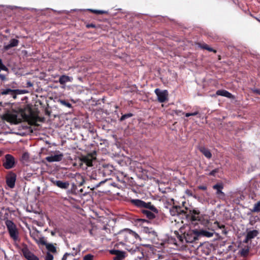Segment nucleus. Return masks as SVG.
<instances>
[{"mask_svg": "<svg viewBox=\"0 0 260 260\" xmlns=\"http://www.w3.org/2000/svg\"><path fill=\"white\" fill-rule=\"evenodd\" d=\"M138 237L137 233L127 230L119 232L117 235V240L120 243L123 244L124 242H133L134 239H137Z\"/></svg>", "mask_w": 260, "mask_h": 260, "instance_id": "f257e3e1", "label": "nucleus"}, {"mask_svg": "<svg viewBox=\"0 0 260 260\" xmlns=\"http://www.w3.org/2000/svg\"><path fill=\"white\" fill-rule=\"evenodd\" d=\"M23 118L22 114L16 112H9L3 115V119L13 124L20 123Z\"/></svg>", "mask_w": 260, "mask_h": 260, "instance_id": "f03ea898", "label": "nucleus"}, {"mask_svg": "<svg viewBox=\"0 0 260 260\" xmlns=\"http://www.w3.org/2000/svg\"><path fill=\"white\" fill-rule=\"evenodd\" d=\"M10 237L14 240H17L18 238V232L16 225L10 220H7L5 222Z\"/></svg>", "mask_w": 260, "mask_h": 260, "instance_id": "7ed1b4c3", "label": "nucleus"}, {"mask_svg": "<svg viewBox=\"0 0 260 260\" xmlns=\"http://www.w3.org/2000/svg\"><path fill=\"white\" fill-rule=\"evenodd\" d=\"M132 203H133L135 205L139 207H142L144 208H148L152 211H156V208L152 205L151 203H145L143 201L140 200L136 199L132 200Z\"/></svg>", "mask_w": 260, "mask_h": 260, "instance_id": "20e7f679", "label": "nucleus"}, {"mask_svg": "<svg viewBox=\"0 0 260 260\" xmlns=\"http://www.w3.org/2000/svg\"><path fill=\"white\" fill-rule=\"evenodd\" d=\"M95 159V154L94 153L88 154L86 155L82 156L80 158L81 162V165L85 164L86 167H91L92 166V161Z\"/></svg>", "mask_w": 260, "mask_h": 260, "instance_id": "39448f33", "label": "nucleus"}, {"mask_svg": "<svg viewBox=\"0 0 260 260\" xmlns=\"http://www.w3.org/2000/svg\"><path fill=\"white\" fill-rule=\"evenodd\" d=\"M154 92L156 94L157 100L160 103H164L167 100L168 92L167 90H161L158 88H156L155 89Z\"/></svg>", "mask_w": 260, "mask_h": 260, "instance_id": "423d86ee", "label": "nucleus"}, {"mask_svg": "<svg viewBox=\"0 0 260 260\" xmlns=\"http://www.w3.org/2000/svg\"><path fill=\"white\" fill-rule=\"evenodd\" d=\"M198 231H190L184 235V238L187 243H192L198 239Z\"/></svg>", "mask_w": 260, "mask_h": 260, "instance_id": "0eeeda50", "label": "nucleus"}, {"mask_svg": "<svg viewBox=\"0 0 260 260\" xmlns=\"http://www.w3.org/2000/svg\"><path fill=\"white\" fill-rule=\"evenodd\" d=\"M63 156L62 153H60L59 151H57L46 157V160L49 162L60 161L62 160Z\"/></svg>", "mask_w": 260, "mask_h": 260, "instance_id": "6e6552de", "label": "nucleus"}, {"mask_svg": "<svg viewBox=\"0 0 260 260\" xmlns=\"http://www.w3.org/2000/svg\"><path fill=\"white\" fill-rule=\"evenodd\" d=\"M5 162H4V166L7 169H10L13 167L15 164V159L10 154H7L5 156Z\"/></svg>", "mask_w": 260, "mask_h": 260, "instance_id": "1a4fd4ad", "label": "nucleus"}, {"mask_svg": "<svg viewBox=\"0 0 260 260\" xmlns=\"http://www.w3.org/2000/svg\"><path fill=\"white\" fill-rule=\"evenodd\" d=\"M16 179V175L14 173H10L7 177V184L11 188H13L15 186V181Z\"/></svg>", "mask_w": 260, "mask_h": 260, "instance_id": "9d476101", "label": "nucleus"}, {"mask_svg": "<svg viewBox=\"0 0 260 260\" xmlns=\"http://www.w3.org/2000/svg\"><path fill=\"white\" fill-rule=\"evenodd\" d=\"M22 253L27 260H39V258L30 252L27 248L22 249Z\"/></svg>", "mask_w": 260, "mask_h": 260, "instance_id": "9b49d317", "label": "nucleus"}, {"mask_svg": "<svg viewBox=\"0 0 260 260\" xmlns=\"http://www.w3.org/2000/svg\"><path fill=\"white\" fill-rule=\"evenodd\" d=\"M110 253L115 255L113 260H123L125 257V253L123 251L118 250H112L110 251Z\"/></svg>", "mask_w": 260, "mask_h": 260, "instance_id": "f8f14e48", "label": "nucleus"}, {"mask_svg": "<svg viewBox=\"0 0 260 260\" xmlns=\"http://www.w3.org/2000/svg\"><path fill=\"white\" fill-rule=\"evenodd\" d=\"M142 213L146 216L149 219H153L155 218V213H157V210L156 209V211H152V210L148 208H145L142 210Z\"/></svg>", "mask_w": 260, "mask_h": 260, "instance_id": "ddd939ff", "label": "nucleus"}, {"mask_svg": "<svg viewBox=\"0 0 260 260\" xmlns=\"http://www.w3.org/2000/svg\"><path fill=\"white\" fill-rule=\"evenodd\" d=\"M189 216L190 219L192 221H199L200 220V212L198 210L193 209L190 210Z\"/></svg>", "mask_w": 260, "mask_h": 260, "instance_id": "4468645a", "label": "nucleus"}, {"mask_svg": "<svg viewBox=\"0 0 260 260\" xmlns=\"http://www.w3.org/2000/svg\"><path fill=\"white\" fill-rule=\"evenodd\" d=\"M213 188L216 190V194L219 197H224V193L222 191V189L223 188V185L222 183H217L213 185Z\"/></svg>", "mask_w": 260, "mask_h": 260, "instance_id": "2eb2a0df", "label": "nucleus"}, {"mask_svg": "<svg viewBox=\"0 0 260 260\" xmlns=\"http://www.w3.org/2000/svg\"><path fill=\"white\" fill-rule=\"evenodd\" d=\"M53 184L58 187L62 189H67L69 186V183L67 182H62L60 180L52 181Z\"/></svg>", "mask_w": 260, "mask_h": 260, "instance_id": "dca6fc26", "label": "nucleus"}, {"mask_svg": "<svg viewBox=\"0 0 260 260\" xmlns=\"http://www.w3.org/2000/svg\"><path fill=\"white\" fill-rule=\"evenodd\" d=\"M18 43H19V41L18 40L15 39H11L9 43L8 44L5 45L4 46V49L6 50H8L10 49L11 48L17 46L18 44Z\"/></svg>", "mask_w": 260, "mask_h": 260, "instance_id": "f3484780", "label": "nucleus"}, {"mask_svg": "<svg viewBox=\"0 0 260 260\" xmlns=\"http://www.w3.org/2000/svg\"><path fill=\"white\" fill-rule=\"evenodd\" d=\"M216 95L226 97L228 98H232L233 95L225 90H218L216 92Z\"/></svg>", "mask_w": 260, "mask_h": 260, "instance_id": "a211bd4d", "label": "nucleus"}, {"mask_svg": "<svg viewBox=\"0 0 260 260\" xmlns=\"http://www.w3.org/2000/svg\"><path fill=\"white\" fill-rule=\"evenodd\" d=\"M73 78L66 75H62L59 77V82L60 84H64L67 82H72Z\"/></svg>", "mask_w": 260, "mask_h": 260, "instance_id": "6ab92c4d", "label": "nucleus"}, {"mask_svg": "<svg viewBox=\"0 0 260 260\" xmlns=\"http://www.w3.org/2000/svg\"><path fill=\"white\" fill-rule=\"evenodd\" d=\"M200 151L205 155L206 157L209 159L212 157V154L210 150L205 147H201L199 148Z\"/></svg>", "mask_w": 260, "mask_h": 260, "instance_id": "aec40b11", "label": "nucleus"}, {"mask_svg": "<svg viewBox=\"0 0 260 260\" xmlns=\"http://www.w3.org/2000/svg\"><path fill=\"white\" fill-rule=\"evenodd\" d=\"M199 236H204L208 238L212 237L214 235L213 232H209L206 230H200L198 231Z\"/></svg>", "mask_w": 260, "mask_h": 260, "instance_id": "412c9836", "label": "nucleus"}, {"mask_svg": "<svg viewBox=\"0 0 260 260\" xmlns=\"http://www.w3.org/2000/svg\"><path fill=\"white\" fill-rule=\"evenodd\" d=\"M135 252L136 253H140V255H138L135 260H145L146 258L144 256V252L143 250H140L139 248H136Z\"/></svg>", "mask_w": 260, "mask_h": 260, "instance_id": "4be33fe9", "label": "nucleus"}, {"mask_svg": "<svg viewBox=\"0 0 260 260\" xmlns=\"http://www.w3.org/2000/svg\"><path fill=\"white\" fill-rule=\"evenodd\" d=\"M14 93H16L15 89H11L10 88L2 89L1 92L2 95L11 94L13 95Z\"/></svg>", "mask_w": 260, "mask_h": 260, "instance_id": "5701e85b", "label": "nucleus"}, {"mask_svg": "<svg viewBox=\"0 0 260 260\" xmlns=\"http://www.w3.org/2000/svg\"><path fill=\"white\" fill-rule=\"evenodd\" d=\"M258 234V232L257 230L250 231L247 234V238L250 240L253 239L257 236Z\"/></svg>", "mask_w": 260, "mask_h": 260, "instance_id": "b1692460", "label": "nucleus"}, {"mask_svg": "<svg viewBox=\"0 0 260 260\" xmlns=\"http://www.w3.org/2000/svg\"><path fill=\"white\" fill-rule=\"evenodd\" d=\"M144 231L146 233H147L151 235L154 238L157 236L156 232L151 228H145L144 229Z\"/></svg>", "mask_w": 260, "mask_h": 260, "instance_id": "393cba45", "label": "nucleus"}, {"mask_svg": "<svg viewBox=\"0 0 260 260\" xmlns=\"http://www.w3.org/2000/svg\"><path fill=\"white\" fill-rule=\"evenodd\" d=\"M179 210H180V208H178L176 207H173L170 210V214L172 216L177 215L179 213Z\"/></svg>", "mask_w": 260, "mask_h": 260, "instance_id": "a878e982", "label": "nucleus"}, {"mask_svg": "<svg viewBox=\"0 0 260 260\" xmlns=\"http://www.w3.org/2000/svg\"><path fill=\"white\" fill-rule=\"evenodd\" d=\"M36 241L38 244L42 245H46L47 243L45 238L44 237H39L36 240Z\"/></svg>", "mask_w": 260, "mask_h": 260, "instance_id": "bb28decb", "label": "nucleus"}, {"mask_svg": "<svg viewBox=\"0 0 260 260\" xmlns=\"http://www.w3.org/2000/svg\"><path fill=\"white\" fill-rule=\"evenodd\" d=\"M45 246L46 247V248L49 251H51L52 252H56V248L53 244L47 243V244Z\"/></svg>", "mask_w": 260, "mask_h": 260, "instance_id": "cd10ccee", "label": "nucleus"}, {"mask_svg": "<svg viewBox=\"0 0 260 260\" xmlns=\"http://www.w3.org/2000/svg\"><path fill=\"white\" fill-rule=\"evenodd\" d=\"M252 211L254 212H258L260 211V201L254 205Z\"/></svg>", "mask_w": 260, "mask_h": 260, "instance_id": "c85d7f7f", "label": "nucleus"}, {"mask_svg": "<svg viewBox=\"0 0 260 260\" xmlns=\"http://www.w3.org/2000/svg\"><path fill=\"white\" fill-rule=\"evenodd\" d=\"M87 10L89 11L90 12H91L96 14H105L106 13V11H103V10H94V9H87Z\"/></svg>", "mask_w": 260, "mask_h": 260, "instance_id": "c756f323", "label": "nucleus"}, {"mask_svg": "<svg viewBox=\"0 0 260 260\" xmlns=\"http://www.w3.org/2000/svg\"><path fill=\"white\" fill-rule=\"evenodd\" d=\"M58 102L62 105L64 106H66L69 108H72V105L68 103V102H67L66 101L64 100H59L58 101Z\"/></svg>", "mask_w": 260, "mask_h": 260, "instance_id": "7c9ffc66", "label": "nucleus"}, {"mask_svg": "<svg viewBox=\"0 0 260 260\" xmlns=\"http://www.w3.org/2000/svg\"><path fill=\"white\" fill-rule=\"evenodd\" d=\"M15 93L17 94H22L28 93V91L26 90H20V89H15Z\"/></svg>", "mask_w": 260, "mask_h": 260, "instance_id": "2f4dec72", "label": "nucleus"}, {"mask_svg": "<svg viewBox=\"0 0 260 260\" xmlns=\"http://www.w3.org/2000/svg\"><path fill=\"white\" fill-rule=\"evenodd\" d=\"M53 256L50 253L48 252L45 257V260H53Z\"/></svg>", "mask_w": 260, "mask_h": 260, "instance_id": "473e14b6", "label": "nucleus"}, {"mask_svg": "<svg viewBox=\"0 0 260 260\" xmlns=\"http://www.w3.org/2000/svg\"><path fill=\"white\" fill-rule=\"evenodd\" d=\"M93 256L91 254H87L86 255L84 258L83 260H93Z\"/></svg>", "mask_w": 260, "mask_h": 260, "instance_id": "72a5a7b5", "label": "nucleus"}, {"mask_svg": "<svg viewBox=\"0 0 260 260\" xmlns=\"http://www.w3.org/2000/svg\"><path fill=\"white\" fill-rule=\"evenodd\" d=\"M132 116V114L131 113H129V114H125V115H122L121 118H120V120H124L125 119L127 118H128V117H130Z\"/></svg>", "mask_w": 260, "mask_h": 260, "instance_id": "f704fd0d", "label": "nucleus"}, {"mask_svg": "<svg viewBox=\"0 0 260 260\" xmlns=\"http://www.w3.org/2000/svg\"><path fill=\"white\" fill-rule=\"evenodd\" d=\"M218 172V169H216L211 171L209 175L211 176H215V174Z\"/></svg>", "mask_w": 260, "mask_h": 260, "instance_id": "c9c22d12", "label": "nucleus"}, {"mask_svg": "<svg viewBox=\"0 0 260 260\" xmlns=\"http://www.w3.org/2000/svg\"><path fill=\"white\" fill-rule=\"evenodd\" d=\"M6 69V68L5 67V66L3 64L1 59H0V71L1 70H4Z\"/></svg>", "mask_w": 260, "mask_h": 260, "instance_id": "e433bc0d", "label": "nucleus"}, {"mask_svg": "<svg viewBox=\"0 0 260 260\" xmlns=\"http://www.w3.org/2000/svg\"><path fill=\"white\" fill-rule=\"evenodd\" d=\"M22 157L23 159H27L29 158V155L27 153H25L23 154Z\"/></svg>", "mask_w": 260, "mask_h": 260, "instance_id": "4c0bfd02", "label": "nucleus"}, {"mask_svg": "<svg viewBox=\"0 0 260 260\" xmlns=\"http://www.w3.org/2000/svg\"><path fill=\"white\" fill-rule=\"evenodd\" d=\"M0 79L4 81L6 79V77L4 75L0 74Z\"/></svg>", "mask_w": 260, "mask_h": 260, "instance_id": "58836bf2", "label": "nucleus"}, {"mask_svg": "<svg viewBox=\"0 0 260 260\" xmlns=\"http://www.w3.org/2000/svg\"><path fill=\"white\" fill-rule=\"evenodd\" d=\"M199 188L202 190H205L207 189V187L206 186H199Z\"/></svg>", "mask_w": 260, "mask_h": 260, "instance_id": "ea45409f", "label": "nucleus"}, {"mask_svg": "<svg viewBox=\"0 0 260 260\" xmlns=\"http://www.w3.org/2000/svg\"><path fill=\"white\" fill-rule=\"evenodd\" d=\"M27 87H31L32 86V83L30 81H27L26 83Z\"/></svg>", "mask_w": 260, "mask_h": 260, "instance_id": "a19ab883", "label": "nucleus"}, {"mask_svg": "<svg viewBox=\"0 0 260 260\" xmlns=\"http://www.w3.org/2000/svg\"><path fill=\"white\" fill-rule=\"evenodd\" d=\"M214 224H216L219 229H221L223 227V225H220L217 221L214 222Z\"/></svg>", "mask_w": 260, "mask_h": 260, "instance_id": "79ce46f5", "label": "nucleus"}, {"mask_svg": "<svg viewBox=\"0 0 260 260\" xmlns=\"http://www.w3.org/2000/svg\"><path fill=\"white\" fill-rule=\"evenodd\" d=\"M250 239H248L247 238V236L246 235V238L245 239V240L243 241V242L245 243H247L248 242L249 240H250Z\"/></svg>", "mask_w": 260, "mask_h": 260, "instance_id": "37998d69", "label": "nucleus"}, {"mask_svg": "<svg viewBox=\"0 0 260 260\" xmlns=\"http://www.w3.org/2000/svg\"><path fill=\"white\" fill-rule=\"evenodd\" d=\"M198 114V112L197 111H196L193 113H190L191 116H195L197 115Z\"/></svg>", "mask_w": 260, "mask_h": 260, "instance_id": "c03bdc74", "label": "nucleus"}, {"mask_svg": "<svg viewBox=\"0 0 260 260\" xmlns=\"http://www.w3.org/2000/svg\"><path fill=\"white\" fill-rule=\"evenodd\" d=\"M68 255V253H66L63 256L62 260H66L67 259V255Z\"/></svg>", "mask_w": 260, "mask_h": 260, "instance_id": "a18cd8bd", "label": "nucleus"}, {"mask_svg": "<svg viewBox=\"0 0 260 260\" xmlns=\"http://www.w3.org/2000/svg\"><path fill=\"white\" fill-rule=\"evenodd\" d=\"M88 27H95V25L92 24H88L87 25Z\"/></svg>", "mask_w": 260, "mask_h": 260, "instance_id": "49530a36", "label": "nucleus"}, {"mask_svg": "<svg viewBox=\"0 0 260 260\" xmlns=\"http://www.w3.org/2000/svg\"><path fill=\"white\" fill-rule=\"evenodd\" d=\"M185 115L186 117H189V116H191V114H190V113H185Z\"/></svg>", "mask_w": 260, "mask_h": 260, "instance_id": "de8ad7c7", "label": "nucleus"}, {"mask_svg": "<svg viewBox=\"0 0 260 260\" xmlns=\"http://www.w3.org/2000/svg\"><path fill=\"white\" fill-rule=\"evenodd\" d=\"M205 49L208 50H209V51H213V49H211V48H210L209 47H208V48H205Z\"/></svg>", "mask_w": 260, "mask_h": 260, "instance_id": "09e8293b", "label": "nucleus"}, {"mask_svg": "<svg viewBox=\"0 0 260 260\" xmlns=\"http://www.w3.org/2000/svg\"><path fill=\"white\" fill-rule=\"evenodd\" d=\"M248 252V250H242V253H247Z\"/></svg>", "mask_w": 260, "mask_h": 260, "instance_id": "8fccbe9b", "label": "nucleus"}, {"mask_svg": "<svg viewBox=\"0 0 260 260\" xmlns=\"http://www.w3.org/2000/svg\"><path fill=\"white\" fill-rule=\"evenodd\" d=\"M208 46L207 45H204L203 46H202V48H204V49H205V48H208Z\"/></svg>", "mask_w": 260, "mask_h": 260, "instance_id": "3c124183", "label": "nucleus"}, {"mask_svg": "<svg viewBox=\"0 0 260 260\" xmlns=\"http://www.w3.org/2000/svg\"><path fill=\"white\" fill-rule=\"evenodd\" d=\"M255 92L260 95V90H256Z\"/></svg>", "mask_w": 260, "mask_h": 260, "instance_id": "603ef678", "label": "nucleus"}, {"mask_svg": "<svg viewBox=\"0 0 260 260\" xmlns=\"http://www.w3.org/2000/svg\"><path fill=\"white\" fill-rule=\"evenodd\" d=\"M51 235H52V236H54V235H55V233H54V232H51Z\"/></svg>", "mask_w": 260, "mask_h": 260, "instance_id": "864d4df0", "label": "nucleus"}, {"mask_svg": "<svg viewBox=\"0 0 260 260\" xmlns=\"http://www.w3.org/2000/svg\"><path fill=\"white\" fill-rule=\"evenodd\" d=\"M13 98L14 99H16V95H13Z\"/></svg>", "mask_w": 260, "mask_h": 260, "instance_id": "5fc2aeb1", "label": "nucleus"}, {"mask_svg": "<svg viewBox=\"0 0 260 260\" xmlns=\"http://www.w3.org/2000/svg\"><path fill=\"white\" fill-rule=\"evenodd\" d=\"M2 152L1 151H0V156L2 155Z\"/></svg>", "mask_w": 260, "mask_h": 260, "instance_id": "6e6d98bb", "label": "nucleus"}]
</instances>
